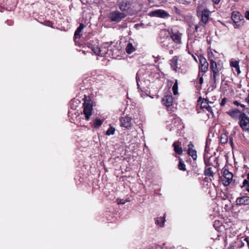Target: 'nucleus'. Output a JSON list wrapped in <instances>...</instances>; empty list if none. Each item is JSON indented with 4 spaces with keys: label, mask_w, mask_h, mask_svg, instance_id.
<instances>
[{
    "label": "nucleus",
    "mask_w": 249,
    "mask_h": 249,
    "mask_svg": "<svg viewBox=\"0 0 249 249\" xmlns=\"http://www.w3.org/2000/svg\"><path fill=\"white\" fill-rule=\"evenodd\" d=\"M243 241L244 240H242L241 239L240 240V243L238 245V246L240 248H242L244 246L245 244H244V243L243 242Z\"/></svg>",
    "instance_id": "c9c22d12"
},
{
    "label": "nucleus",
    "mask_w": 249,
    "mask_h": 249,
    "mask_svg": "<svg viewBox=\"0 0 249 249\" xmlns=\"http://www.w3.org/2000/svg\"><path fill=\"white\" fill-rule=\"evenodd\" d=\"M88 47L97 55L104 56L107 53L106 51L101 49V47L90 43L88 44Z\"/></svg>",
    "instance_id": "1a4fd4ad"
},
{
    "label": "nucleus",
    "mask_w": 249,
    "mask_h": 249,
    "mask_svg": "<svg viewBox=\"0 0 249 249\" xmlns=\"http://www.w3.org/2000/svg\"><path fill=\"white\" fill-rule=\"evenodd\" d=\"M170 36L172 40L177 43H180L181 41V34L178 31L172 32L170 33Z\"/></svg>",
    "instance_id": "dca6fc26"
},
{
    "label": "nucleus",
    "mask_w": 249,
    "mask_h": 249,
    "mask_svg": "<svg viewBox=\"0 0 249 249\" xmlns=\"http://www.w3.org/2000/svg\"><path fill=\"white\" fill-rule=\"evenodd\" d=\"M178 81L176 80L172 88V90L174 95H177L178 94Z\"/></svg>",
    "instance_id": "473e14b6"
},
{
    "label": "nucleus",
    "mask_w": 249,
    "mask_h": 249,
    "mask_svg": "<svg viewBox=\"0 0 249 249\" xmlns=\"http://www.w3.org/2000/svg\"><path fill=\"white\" fill-rule=\"evenodd\" d=\"M126 15L118 11H115L109 14V18L112 21L117 22H120L123 18H124Z\"/></svg>",
    "instance_id": "423d86ee"
},
{
    "label": "nucleus",
    "mask_w": 249,
    "mask_h": 249,
    "mask_svg": "<svg viewBox=\"0 0 249 249\" xmlns=\"http://www.w3.org/2000/svg\"><path fill=\"white\" fill-rule=\"evenodd\" d=\"M111 44H109L108 42H105L102 45V47H101V49H107V51H106L107 54H108L109 55H112V47L111 46Z\"/></svg>",
    "instance_id": "6ab92c4d"
},
{
    "label": "nucleus",
    "mask_w": 249,
    "mask_h": 249,
    "mask_svg": "<svg viewBox=\"0 0 249 249\" xmlns=\"http://www.w3.org/2000/svg\"><path fill=\"white\" fill-rule=\"evenodd\" d=\"M233 103L236 106H240V103H239L237 101H234Z\"/></svg>",
    "instance_id": "4c0bfd02"
},
{
    "label": "nucleus",
    "mask_w": 249,
    "mask_h": 249,
    "mask_svg": "<svg viewBox=\"0 0 249 249\" xmlns=\"http://www.w3.org/2000/svg\"><path fill=\"white\" fill-rule=\"evenodd\" d=\"M103 50H104V51H107V49H103Z\"/></svg>",
    "instance_id": "3c124183"
},
{
    "label": "nucleus",
    "mask_w": 249,
    "mask_h": 249,
    "mask_svg": "<svg viewBox=\"0 0 249 249\" xmlns=\"http://www.w3.org/2000/svg\"><path fill=\"white\" fill-rule=\"evenodd\" d=\"M247 178L249 180V173L247 175Z\"/></svg>",
    "instance_id": "de8ad7c7"
},
{
    "label": "nucleus",
    "mask_w": 249,
    "mask_h": 249,
    "mask_svg": "<svg viewBox=\"0 0 249 249\" xmlns=\"http://www.w3.org/2000/svg\"><path fill=\"white\" fill-rule=\"evenodd\" d=\"M162 101L165 106L167 107H169L172 105L173 98L172 95H165L162 98Z\"/></svg>",
    "instance_id": "2eb2a0df"
},
{
    "label": "nucleus",
    "mask_w": 249,
    "mask_h": 249,
    "mask_svg": "<svg viewBox=\"0 0 249 249\" xmlns=\"http://www.w3.org/2000/svg\"><path fill=\"white\" fill-rule=\"evenodd\" d=\"M214 157L211 156L209 158L207 155H205L204 157V161L205 164V169L204 171V175L206 177L203 178V182H206V186L207 189H210L212 186H213V184L212 183V178L214 175V170L215 168L214 166L212 165V162L211 161L214 160ZM204 184L203 183V186Z\"/></svg>",
    "instance_id": "f257e3e1"
},
{
    "label": "nucleus",
    "mask_w": 249,
    "mask_h": 249,
    "mask_svg": "<svg viewBox=\"0 0 249 249\" xmlns=\"http://www.w3.org/2000/svg\"><path fill=\"white\" fill-rule=\"evenodd\" d=\"M210 12L207 10H203V24H206L210 19L209 18Z\"/></svg>",
    "instance_id": "393cba45"
},
{
    "label": "nucleus",
    "mask_w": 249,
    "mask_h": 249,
    "mask_svg": "<svg viewBox=\"0 0 249 249\" xmlns=\"http://www.w3.org/2000/svg\"><path fill=\"white\" fill-rule=\"evenodd\" d=\"M207 142H206V146H205V151H207Z\"/></svg>",
    "instance_id": "a18cd8bd"
},
{
    "label": "nucleus",
    "mask_w": 249,
    "mask_h": 249,
    "mask_svg": "<svg viewBox=\"0 0 249 249\" xmlns=\"http://www.w3.org/2000/svg\"><path fill=\"white\" fill-rule=\"evenodd\" d=\"M131 7V3L128 0H123L119 4V8L122 11L128 10Z\"/></svg>",
    "instance_id": "a211bd4d"
},
{
    "label": "nucleus",
    "mask_w": 249,
    "mask_h": 249,
    "mask_svg": "<svg viewBox=\"0 0 249 249\" xmlns=\"http://www.w3.org/2000/svg\"><path fill=\"white\" fill-rule=\"evenodd\" d=\"M121 126L124 127L126 129H129L131 128L132 123L131 121V118L125 116L122 117L120 119Z\"/></svg>",
    "instance_id": "9b49d317"
},
{
    "label": "nucleus",
    "mask_w": 249,
    "mask_h": 249,
    "mask_svg": "<svg viewBox=\"0 0 249 249\" xmlns=\"http://www.w3.org/2000/svg\"><path fill=\"white\" fill-rule=\"evenodd\" d=\"M203 67L204 68H206L207 69H208V63L206 61V60L205 58L203 57Z\"/></svg>",
    "instance_id": "72a5a7b5"
},
{
    "label": "nucleus",
    "mask_w": 249,
    "mask_h": 249,
    "mask_svg": "<svg viewBox=\"0 0 249 249\" xmlns=\"http://www.w3.org/2000/svg\"><path fill=\"white\" fill-rule=\"evenodd\" d=\"M149 16L164 18H166L170 17V15L167 12L161 9H158L151 11L149 13Z\"/></svg>",
    "instance_id": "6e6552de"
},
{
    "label": "nucleus",
    "mask_w": 249,
    "mask_h": 249,
    "mask_svg": "<svg viewBox=\"0 0 249 249\" xmlns=\"http://www.w3.org/2000/svg\"><path fill=\"white\" fill-rule=\"evenodd\" d=\"M173 146L174 147V150L177 154L178 155L182 154L183 151L182 148L179 146L178 141L174 142L173 144Z\"/></svg>",
    "instance_id": "aec40b11"
},
{
    "label": "nucleus",
    "mask_w": 249,
    "mask_h": 249,
    "mask_svg": "<svg viewBox=\"0 0 249 249\" xmlns=\"http://www.w3.org/2000/svg\"><path fill=\"white\" fill-rule=\"evenodd\" d=\"M230 142H231V145H232V139H230Z\"/></svg>",
    "instance_id": "09e8293b"
},
{
    "label": "nucleus",
    "mask_w": 249,
    "mask_h": 249,
    "mask_svg": "<svg viewBox=\"0 0 249 249\" xmlns=\"http://www.w3.org/2000/svg\"><path fill=\"white\" fill-rule=\"evenodd\" d=\"M209 102L207 99L203 98V104H206V105H203V109H205L208 112L213 114V111L211 107L208 105ZM204 110H203V112Z\"/></svg>",
    "instance_id": "5701e85b"
},
{
    "label": "nucleus",
    "mask_w": 249,
    "mask_h": 249,
    "mask_svg": "<svg viewBox=\"0 0 249 249\" xmlns=\"http://www.w3.org/2000/svg\"><path fill=\"white\" fill-rule=\"evenodd\" d=\"M198 57L200 62L198 73L199 82L195 81L194 84L196 88V93L199 95L197 101V104L196 105V109L197 110V112L199 113L201 112V110L202 108V101H201L202 97L200 94L201 87L202 84V75H201V73L202 72V56L200 55L199 56H198Z\"/></svg>",
    "instance_id": "f03ea898"
},
{
    "label": "nucleus",
    "mask_w": 249,
    "mask_h": 249,
    "mask_svg": "<svg viewBox=\"0 0 249 249\" xmlns=\"http://www.w3.org/2000/svg\"><path fill=\"white\" fill-rule=\"evenodd\" d=\"M231 65L235 69L238 74L240 73L239 62L237 61H232L231 62Z\"/></svg>",
    "instance_id": "bb28decb"
},
{
    "label": "nucleus",
    "mask_w": 249,
    "mask_h": 249,
    "mask_svg": "<svg viewBox=\"0 0 249 249\" xmlns=\"http://www.w3.org/2000/svg\"><path fill=\"white\" fill-rule=\"evenodd\" d=\"M179 163L178 164L179 169L180 170L185 171L186 170L185 165L183 161L180 158H179Z\"/></svg>",
    "instance_id": "c85d7f7f"
},
{
    "label": "nucleus",
    "mask_w": 249,
    "mask_h": 249,
    "mask_svg": "<svg viewBox=\"0 0 249 249\" xmlns=\"http://www.w3.org/2000/svg\"><path fill=\"white\" fill-rule=\"evenodd\" d=\"M210 69L213 72V78L214 82L216 81V77L219 75L220 68L217 67L216 63L213 60H211L210 62Z\"/></svg>",
    "instance_id": "9d476101"
},
{
    "label": "nucleus",
    "mask_w": 249,
    "mask_h": 249,
    "mask_svg": "<svg viewBox=\"0 0 249 249\" xmlns=\"http://www.w3.org/2000/svg\"><path fill=\"white\" fill-rule=\"evenodd\" d=\"M245 16L247 19L249 20V11H247L245 13Z\"/></svg>",
    "instance_id": "e433bc0d"
},
{
    "label": "nucleus",
    "mask_w": 249,
    "mask_h": 249,
    "mask_svg": "<svg viewBox=\"0 0 249 249\" xmlns=\"http://www.w3.org/2000/svg\"><path fill=\"white\" fill-rule=\"evenodd\" d=\"M242 188L245 187V190L249 193V182L247 179H245L243 182Z\"/></svg>",
    "instance_id": "c756f323"
},
{
    "label": "nucleus",
    "mask_w": 249,
    "mask_h": 249,
    "mask_svg": "<svg viewBox=\"0 0 249 249\" xmlns=\"http://www.w3.org/2000/svg\"><path fill=\"white\" fill-rule=\"evenodd\" d=\"M85 26L83 23H80L79 26L77 28L76 30L74 33V37L75 38H80L82 30L84 28Z\"/></svg>",
    "instance_id": "412c9836"
},
{
    "label": "nucleus",
    "mask_w": 249,
    "mask_h": 249,
    "mask_svg": "<svg viewBox=\"0 0 249 249\" xmlns=\"http://www.w3.org/2000/svg\"><path fill=\"white\" fill-rule=\"evenodd\" d=\"M227 113L234 119L237 120L239 119L240 120V115L241 113L239 109H234L227 111Z\"/></svg>",
    "instance_id": "f3484780"
},
{
    "label": "nucleus",
    "mask_w": 249,
    "mask_h": 249,
    "mask_svg": "<svg viewBox=\"0 0 249 249\" xmlns=\"http://www.w3.org/2000/svg\"><path fill=\"white\" fill-rule=\"evenodd\" d=\"M169 53L172 54L173 53V51L172 50L169 51Z\"/></svg>",
    "instance_id": "c03bdc74"
},
{
    "label": "nucleus",
    "mask_w": 249,
    "mask_h": 249,
    "mask_svg": "<svg viewBox=\"0 0 249 249\" xmlns=\"http://www.w3.org/2000/svg\"><path fill=\"white\" fill-rule=\"evenodd\" d=\"M126 52L127 53L130 54L134 52L136 49L135 47L133 46L131 43H128L125 48Z\"/></svg>",
    "instance_id": "a878e982"
},
{
    "label": "nucleus",
    "mask_w": 249,
    "mask_h": 249,
    "mask_svg": "<svg viewBox=\"0 0 249 249\" xmlns=\"http://www.w3.org/2000/svg\"><path fill=\"white\" fill-rule=\"evenodd\" d=\"M228 137L225 134H223L221 135L220 142L221 144H225L228 142Z\"/></svg>",
    "instance_id": "cd10ccee"
},
{
    "label": "nucleus",
    "mask_w": 249,
    "mask_h": 249,
    "mask_svg": "<svg viewBox=\"0 0 249 249\" xmlns=\"http://www.w3.org/2000/svg\"><path fill=\"white\" fill-rule=\"evenodd\" d=\"M196 13L197 16L200 18V22L199 24L195 26L196 32H198V31L201 32L202 29L200 22H202V6L201 4L198 5L196 9Z\"/></svg>",
    "instance_id": "f8f14e48"
},
{
    "label": "nucleus",
    "mask_w": 249,
    "mask_h": 249,
    "mask_svg": "<svg viewBox=\"0 0 249 249\" xmlns=\"http://www.w3.org/2000/svg\"><path fill=\"white\" fill-rule=\"evenodd\" d=\"M193 57L194 58V59L196 60V61L197 62V61L196 58L195 56H193Z\"/></svg>",
    "instance_id": "49530a36"
},
{
    "label": "nucleus",
    "mask_w": 249,
    "mask_h": 249,
    "mask_svg": "<svg viewBox=\"0 0 249 249\" xmlns=\"http://www.w3.org/2000/svg\"><path fill=\"white\" fill-rule=\"evenodd\" d=\"M188 154L189 156H191L193 160H196L197 158L196 151L193 149L194 145L191 142H190L188 145Z\"/></svg>",
    "instance_id": "ddd939ff"
},
{
    "label": "nucleus",
    "mask_w": 249,
    "mask_h": 249,
    "mask_svg": "<svg viewBox=\"0 0 249 249\" xmlns=\"http://www.w3.org/2000/svg\"><path fill=\"white\" fill-rule=\"evenodd\" d=\"M239 125L243 131L249 132V117L244 112L240 115Z\"/></svg>",
    "instance_id": "20e7f679"
},
{
    "label": "nucleus",
    "mask_w": 249,
    "mask_h": 249,
    "mask_svg": "<svg viewBox=\"0 0 249 249\" xmlns=\"http://www.w3.org/2000/svg\"><path fill=\"white\" fill-rule=\"evenodd\" d=\"M83 114L85 115L86 120H89L90 117L92 115L93 107L92 102L90 100H85L83 104Z\"/></svg>",
    "instance_id": "7ed1b4c3"
},
{
    "label": "nucleus",
    "mask_w": 249,
    "mask_h": 249,
    "mask_svg": "<svg viewBox=\"0 0 249 249\" xmlns=\"http://www.w3.org/2000/svg\"><path fill=\"white\" fill-rule=\"evenodd\" d=\"M226 101H227L226 98H223L220 103V105L221 106H224L226 104Z\"/></svg>",
    "instance_id": "f704fd0d"
},
{
    "label": "nucleus",
    "mask_w": 249,
    "mask_h": 249,
    "mask_svg": "<svg viewBox=\"0 0 249 249\" xmlns=\"http://www.w3.org/2000/svg\"><path fill=\"white\" fill-rule=\"evenodd\" d=\"M124 203L125 202L124 201L122 202L121 200H120V201L118 200V204H124Z\"/></svg>",
    "instance_id": "a19ab883"
},
{
    "label": "nucleus",
    "mask_w": 249,
    "mask_h": 249,
    "mask_svg": "<svg viewBox=\"0 0 249 249\" xmlns=\"http://www.w3.org/2000/svg\"><path fill=\"white\" fill-rule=\"evenodd\" d=\"M245 100L246 102L249 103V99H248V97L246 98Z\"/></svg>",
    "instance_id": "79ce46f5"
},
{
    "label": "nucleus",
    "mask_w": 249,
    "mask_h": 249,
    "mask_svg": "<svg viewBox=\"0 0 249 249\" xmlns=\"http://www.w3.org/2000/svg\"><path fill=\"white\" fill-rule=\"evenodd\" d=\"M247 97H248V99H249V93Z\"/></svg>",
    "instance_id": "603ef678"
},
{
    "label": "nucleus",
    "mask_w": 249,
    "mask_h": 249,
    "mask_svg": "<svg viewBox=\"0 0 249 249\" xmlns=\"http://www.w3.org/2000/svg\"><path fill=\"white\" fill-rule=\"evenodd\" d=\"M138 80H139L138 75V74H137V75H136L137 85V86H138V88H139L140 85H139V84Z\"/></svg>",
    "instance_id": "58836bf2"
},
{
    "label": "nucleus",
    "mask_w": 249,
    "mask_h": 249,
    "mask_svg": "<svg viewBox=\"0 0 249 249\" xmlns=\"http://www.w3.org/2000/svg\"><path fill=\"white\" fill-rule=\"evenodd\" d=\"M236 203L239 205H249V196H243L236 199Z\"/></svg>",
    "instance_id": "4468645a"
},
{
    "label": "nucleus",
    "mask_w": 249,
    "mask_h": 249,
    "mask_svg": "<svg viewBox=\"0 0 249 249\" xmlns=\"http://www.w3.org/2000/svg\"><path fill=\"white\" fill-rule=\"evenodd\" d=\"M213 0V2L216 4H218L220 1V0Z\"/></svg>",
    "instance_id": "ea45409f"
},
{
    "label": "nucleus",
    "mask_w": 249,
    "mask_h": 249,
    "mask_svg": "<svg viewBox=\"0 0 249 249\" xmlns=\"http://www.w3.org/2000/svg\"><path fill=\"white\" fill-rule=\"evenodd\" d=\"M83 53L85 54H86L85 51H83Z\"/></svg>",
    "instance_id": "8fccbe9b"
},
{
    "label": "nucleus",
    "mask_w": 249,
    "mask_h": 249,
    "mask_svg": "<svg viewBox=\"0 0 249 249\" xmlns=\"http://www.w3.org/2000/svg\"><path fill=\"white\" fill-rule=\"evenodd\" d=\"M165 214L162 217H159L156 219L155 223L157 225H159L160 227H162L165 222Z\"/></svg>",
    "instance_id": "4be33fe9"
},
{
    "label": "nucleus",
    "mask_w": 249,
    "mask_h": 249,
    "mask_svg": "<svg viewBox=\"0 0 249 249\" xmlns=\"http://www.w3.org/2000/svg\"><path fill=\"white\" fill-rule=\"evenodd\" d=\"M115 132V128L110 126L106 131V134L107 135H113Z\"/></svg>",
    "instance_id": "2f4dec72"
},
{
    "label": "nucleus",
    "mask_w": 249,
    "mask_h": 249,
    "mask_svg": "<svg viewBox=\"0 0 249 249\" xmlns=\"http://www.w3.org/2000/svg\"><path fill=\"white\" fill-rule=\"evenodd\" d=\"M102 123L103 121L101 119H96L94 123V127L98 128L102 125Z\"/></svg>",
    "instance_id": "7c9ffc66"
},
{
    "label": "nucleus",
    "mask_w": 249,
    "mask_h": 249,
    "mask_svg": "<svg viewBox=\"0 0 249 249\" xmlns=\"http://www.w3.org/2000/svg\"><path fill=\"white\" fill-rule=\"evenodd\" d=\"M178 57L177 56H174L171 60L170 62V65L171 68L173 70L177 71V63H178Z\"/></svg>",
    "instance_id": "b1692460"
},
{
    "label": "nucleus",
    "mask_w": 249,
    "mask_h": 249,
    "mask_svg": "<svg viewBox=\"0 0 249 249\" xmlns=\"http://www.w3.org/2000/svg\"><path fill=\"white\" fill-rule=\"evenodd\" d=\"M233 178V174L228 170H224L223 171V178L222 181L224 186H228L231 182Z\"/></svg>",
    "instance_id": "0eeeda50"
},
{
    "label": "nucleus",
    "mask_w": 249,
    "mask_h": 249,
    "mask_svg": "<svg viewBox=\"0 0 249 249\" xmlns=\"http://www.w3.org/2000/svg\"><path fill=\"white\" fill-rule=\"evenodd\" d=\"M240 106L241 107H242L244 108L245 107V105H244L243 104H240Z\"/></svg>",
    "instance_id": "37998d69"
},
{
    "label": "nucleus",
    "mask_w": 249,
    "mask_h": 249,
    "mask_svg": "<svg viewBox=\"0 0 249 249\" xmlns=\"http://www.w3.org/2000/svg\"><path fill=\"white\" fill-rule=\"evenodd\" d=\"M231 18L235 23V27L238 28L243 25V17L239 12H233L231 14Z\"/></svg>",
    "instance_id": "39448f33"
}]
</instances>
